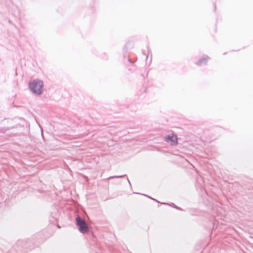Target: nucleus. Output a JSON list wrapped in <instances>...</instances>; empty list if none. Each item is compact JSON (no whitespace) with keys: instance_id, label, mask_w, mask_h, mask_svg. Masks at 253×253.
Returning a JSON list of instances; mask_svg holds the SVG:
<instances>
[{"instance_id":"9","label":"nucleus","mask_w":253,"mask_h":253,"mask_svg":"<svg viewBox=\"0 0 253 253\" xmlns=\"http://www.w3.org/2000/svg\"><path fill=\"white\" fill-rule=\"evenodd\" d=\"M14 127V126H12V127H8L7 128V130H10V129H12V128H13Z\"/></svg>"},{"instance_id":"3","label":"nucleus","mask_w":253,"mask_h":253,"mask_svg":"<svg viewBox=\"0 0 253 253\" xmlns=\"http://www.w3.org/2000/svg\"><path fill=\"white\" fill-rule=\"evenodd\" d=\"M76 225L79 231L82 233H87L89 231V227L85 220L80 216L78 215L76 219Z\"/></svg>"},{"instance_id":"8","label":"nucleus","mask_w":253,"mask_h":253,"mask_svg":"<svg viewBox=\"0 0 253 253\" xmlns=\"http://www.w3.org/2000/svg\"><path fill=\"white\" fill-rule=\"evenodd\" d=\"M143 195H144V196H147V197H149V198H150L151 199H152V200H154V201H156V202H159L158 200H157L156 199H154V198H152V197H150V196H147V195H145V194H143Z\"/></svg>"},{"instance_id":"10","label":"nucleus","mask_w":253,"mask_h":253,"mask_svg":"<svg viewBox=\"0 0 253 253\" xmlns=\"http://www.w3.org/2000/svg\"><path fill=\"white\" fill-rule=\"evenodd\" d=\"M161 204L163 205H169V204H168L167 203H165V202L161 203Z\"/></svg>"},{"instance_id":"4","label":"nucleus","mask_w":253,"mask_h":253,"mask_svg":"<svg viewBox=\"0 0 253 253\" xmlns=\"http://www.w3.org/2000/svg\"><path fill=\"white\" fill-rule=\"evenodd\" d=\"M165 141L170 142L171 145H175L177 143L176 135L169 134L165 137Z\"/></svg>"},{"instance_id":"2","label":"nucleus","mask_w":253,"mask_h":253,"mask_svg":"<svg viewBox=\"0 0 253 253\" xmlns=\"http://www.w3.org/2000/svg\"><path fill=\"white\" fill-rule=\"evenodd\" d=\"M30 244V243L28 240H18L14 245V249L17 251L24 253L31 249Z\"/></svg>"},{"instance_id":"6","label":"nucleus","mask_w":253,"mask_h":253,"mask_svg":"<svg viewBox=\"0 0 253 253\" xmlns=\"http://www.w3.org/2000/svg\"><path fill=\"white\" fill-rule=\"evenodd\" d=\"M126 177L127 181H128L130 186H131V183H130L129 180L128 179L126 174L111 176H110L108 178L112 179V178H122V177Z\"/></svg>"},{"instance_id":"1","label":"nucleus","mask_w":253,"mask_h":253,"mask_svg":"<svg viewBox=\"0 0 253 253\" xmlns=\"http://www.w3.org/2000/svg\"><path fill=\"white\" fill-rule=\"evenodd\" d=\"M29 87L35 94L41 95L43 92V82L39 79H34L29 82Z\"/></svg>"},{"instance_id":"5","label":"nucleus","mask_w":253,"mask_h":253,"mask_svg":"<svg viewBox=\"0 0 253 253\" xmlns=\"http://www.w3.org/2000/svg\"><path fill=\"white\" fill-rule=\"evenodd\" d=\"M210 57L207 55H204L201 58H199L195 64L198 66L205 65L207 64Z\"/></svg>"},{"instance_id":"7","label":"nucleus","mask_w":253,"mask_h":253,"mask_svg":"<svg viewBox=\"0 0 253 253\" xmlns=\"http://www.w3.org/2000/svg\"><path fill=\"white\" fill-rule=\"evenodd\" d=\"M169 206H170V207H172L173 208H175V209H177L178 210L183 211V210L181 208L177 206L176 205H175L173 203H171L170 204H169Z\"/></svg>"}]
</instances>
